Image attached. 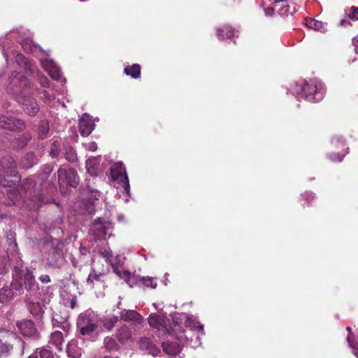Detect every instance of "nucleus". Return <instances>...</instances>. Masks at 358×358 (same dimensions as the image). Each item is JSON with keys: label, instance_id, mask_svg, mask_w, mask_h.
<instances>
[{"label": "nucleus", "instance_id": "obj_1", "mask_svg": "<svg viewBox=\"0 0 358 358\" xmlns=\"http://www.w3.org/2000/svg\"><path fill=\"white\" fill-rule=\"evenodd\" d=\"M53 169L50 164H44L37 176L26 178L17 189H9L7 194L12 203L17 204L22 200L30 209L38 210L46 202L45 192L50 186L48 179Z\"/></svg>", "mask_w": 358, "mask_h": 358}, {"label": "nucleus", "instance_id": "obj_2", "mask_svg": "<svg viewBox=\"0 0 358 358\" xmlns=\"http://www.w3.org/2000/svg\"><path fill=\"white\" fill-rule=\"evenodd\" d=\"M6 91L15 96L26 114L34 117L38 113L39 106L36 100L27 95L31 92V83L26 76L12 74Z\"/></svg>", "mask_w": 358, "mask_h": 358}, {"label": "nucleus", "instance_id": "obj_3", "mask_svg": "<svg viewBox=\"0 0 358 358\" xmlns=\"http://www.w3.org/2000/svg\"><path fill=\"white\" fill-rule=\"evenodd\" d=\"M173 324L174 327H168L166 323V317L164 315H159L155 313H151L148 317V323L152 328L156 329L160 334H171V331H180L182 333V324L185 327L190 328L192 330L198 329L203 334V326L198 322H194L185 313H175L172 315Z\"/></svg>", "mask_w": 358, "mask_h": 358}, {"label": "nucleus", "instance_id": "obj_4", "mask_svg": "<svg viewBox=\"0 0 358 358\" xmlns=\"http://www.w3.org/2000/svg\"><path fill=\"white\" fill-rule=\"evenodd\" d=\"M13 289L23 294L24 290L27 292V296H36L38 294V286L36 281L33 272L27 267L15 266L13 271Z\"/></svg>", "mask_w": 358, "mask_h": 358}, {"label": "nucleus", "instance_id": "obj_5", "mask_svg": "<svg viewBox=\"0 0 358 358\" xmlns=\"http://www.w3.org/2000/svg\"><path fill=\"white\" fill-rule=\"evenodd\" d=\"M291 90L296 96L301 94L304 99L310 102L320 101L325 93L323 83L316 80H310L301 84L295 83Z\"/></svg>", "mask_w": 358, "mask_h": 358}, {"label": "nucleus", "instance_id": "obj_6", "mask_svg": "<svg viewBox=\"0 0 358 358\" xmlns=\"http://www.w3.org/2000/svg\"><path fill=\"white\" fill-rule=\"evenodd\" d=\"M17 164L13 157L5 156L0 159V183L3 186H10L20 179L16 170Z\"/></svg>", "mask_w": 358, "mask_h": 358}, {"label": "nucleus", "instance_id": "obj_7", "mask_svg": "<svg viewBox=\"0 0 358 358\" xmlns=\"http://www.w3.org/2000/svg\"><path fill=\"white\" fill-rule=\"evenodd\" d=\"M99 319L97 315L92 310H87L81 313L77 320V326L83 336H90L98 327Z\"/></svg>", "mask_w": 358, "mask_h": 358}, {"label": "nucleus", "instance_id": "obj_8", "mask_svg": "<svg viewBox=\"0 0 358 358\" xmlns=\"http://www.w3.org/2000/svg\"><path fill=\"white\" fill-rule=\"evenodd\" d=\"M113 227L112 223L101 217H98L92 224L90 233L96 239L105 240L112 235Z\"/></svg>", "mask_w": 358, "mask_h": 358}, {"label": "nucleus", "instance_id": "obj_9", "mask_svg": "<svg viewBox=\"0 0 358 358\" xmlns=\"http://www.w3.org/2000/svg\"><path fill=\"white\" fill-rule=\"evenodd\" d=\"M110 176L113 180L118 181L129 195L130 192V185L126 169L122 162L115 163L110 168Z\"/></svg>", "mask_w": 358, "mask_h": 358}, {"label": "nucleus", "instance_id": "obj_10", "mask_svg": "<svg viewBox=\"0 0 358 358\" xmlns=\"http://www.w3.org/2000/svg\"><path fill=\"white\" fill-rule=\"evenodd\" d=\"M58 183L62 185L64 183L73 187H76L79 178L75 169L67 166H61L57 172Z\"/></svg>", "mask_w": 358, "mask_h": 358}, {"label": "nucleus", "instance_id": "obj_11", "mask_svg": "<svg viewBox=\"0 0 358 358\" xmlns=\"http://www.w3.org/2000/svg\"><path fill=\"white\" fill-rule=\"evenodd\" d=\"M52 246L48 253L47 259L49 266L53 268H60L63 263L62 242L59 239H55Z\"/></svg>", "mask_w": 358, "mask_h": 358}, {"label": "nucleus", "instance_id": "obj_12", "mask_svg": "<svg viewBox=\"0 0 358 358\" xmlns=\"http://www.w3.org/2000/svg\"><path fill=\"white\" fill-rule=\"evenodd\" d=\"M0 127L11 131H20L25 127L24 122L12 116L0 115Z\"/></svg>", "mask_w": 358, "mask_h": 358}, {"label": "nucleus", "instance_id": "obj_13", "mask_svg": "<svg viewBox=\"0 0 358 358\" xmlns=\"http://www.w3.org/2000/svg\"><path fill=\"white\" fill-rule=\"evenodd\" d=\"M16 326L24 336L38 338L39 331L31 320H24L17 322Z\"/></svg>", "mask_w": 358, "mask_h": 358}, {"label": "nucleus", "instance_id": "obj_14", "mask_svg": "<svg viewBox=\"0 0 358 358\" xmlns=\"http://www.w3.org/2000/svg\"><path fill=\"white\" fill-rule=\"evenodd\" d=\"M41 62L42 67L53 80H59L61 79L63 83H66V78L61 77L60 68L52 59L46 58L41 60Z\"/></svg>", "mask_w": 358, "mask_h": 358}, {"label": "nucleus", "instance_id": "obj_15", "mask_svg": "<svg viewBox=\"0 0 358 358\" xmlns=\"http://www.w3.org/2000/svg\"><path fill=\"white\" fill-rule=\"evenodd\" d=\"M95 123L92 117L87 113L83 115L79 120V131L83 136H89L94 129Z\"/></svg>", "mask_w": 358, "mask_h": 358}, {"label": "nucleus", "instance_id": "obj_16", "mask_svg": "<svg viewBox=\"0 0 358 358\" xmlns=\"http://www.w3.org/2000/svg\"><path fill=\"white\" fill-rule=\"evenodd\" d=\"M13 340L18 343L20 342V339L16 337L15 334L11 333H6V335L3 336L2 338H0V355L7 353L12 350L13 344L11 343V341Z\"/></svg>", "mask_w": 358, "mask_h": 358}, {"label": "nucleus", "instance_id": "obj_17", "mask_svg": "<svg viewBox=\"0 0 358 358\" xmlns=\"http://www.w3.org/2000/svg\"><path fill=\"white\" fill-rule=\"evenodd\" d=\"M68 315L66 313H64L63 315H60L57 313H54L52 317V325L54 327H59L63 331L65 332L66 335L68 334L69 330V324L67 322Z\"/></svg>", "mask_w": 358, "mask_h": 358}, {"label": "nucleus", "instance_id": "obj_18", "mask_svg": "<svg viewBox=\"0 0 358 358\" xmlns=\"http://www.w3.org/2000/svg\"><path fill=\"white\" fill-rule=\"evenodd\" d=\"M37 163L38 159L35 154L32 152H29L24 155L19 165L22 169H27L31 168Z\"/></svg>", "mask_w": 358, "mask_h": 358}, {"label": "nucleus", "instance_id": "obj_19", "mask_svg": "<svg viewBox=\"0 0 358 358\" xmlns=\"http://www.w3.org/2000/svg\"><path fill=\"white\" fill-rule=\"evenodd\" d=\"M120 318L124 321H134L140 323L142 320L141 315L134 310L124 309L120 312Z\"/></svg>", "mask_w": 358, "mask_h": 358}, {"label": "nucleus", "instance_id": "obj_20", "mask_svg": "<svg viewBox=\"0 0 358 358\" xmlns=\"http://www.w3.org/2000/svg\"><path fill=\"white\" fill-rule=\"evenodd\" d=\"M140 348L147 350L148 352L152 356H157L160 352L159 349L155 344H153L150 339L148 338H143L141 339Z\"/></svg>", "mask_w": 358, "mask_h": 358}, {"label": "nucleus", "instance_id": "obj_21", "mask_svg": "<svg viewBox=\"0 0 358 358\" xmlns=\"http://www.w3.org/2000/svg\"><path fill=\"white\" fill-rule=\"evenodd\" d=\"M66 353L69 357L72 358H80L82 355V349L78 347V342L76 340H71L66 346Z\"/></svg>", "mask_w": 358, "mask_h": 358}, {"label": "nucleus", "instance_id": "obj_22", "mask_svg": "<svg viewBox=\"0 0 358 358\" xmlns=\"http://www.w3.org/2000/svg\"><path fill=\"white\" fill-rule=\"evenodd\" d=\"M103 273L97 272L95 269L92 268L87 278V286L90 288H93L96 283L101 282L102 281L101 277H103Z\"/></svg>", "mask_w": 358, "mask_h": 358}, {"label": "nucleus", "instance_id": "obj_23", "mask_svg": "<svg viewBox=\"0 0 358 358\" xmlns=\"http://www.w3.org/2000/svg\"><path fill=\"white\" fill-rule=\"evenodd\" d=\"M217 37L219 39L230 38L234 36V30L229 26H222L217 29Z\"/></svg>", "mask_w": 358, "mask_h": 358}, {"label": "nucleus", "instance_id": "obj_24", "mask_svg": "<svg viewBox=\"0 0 358 358\" xmlns=\"http://www.w3.org/2000/svg\"><path fill=\"white\" fill-rule=\"evenodd\" d=\"M64 342V334L59 330H55L51 334L50 343L54 345L56 348L60 350Z\"/></svg>", "mask_w": 358, "mask_h": 358}, {"label": "nucleus", "instance_id": "obj_25", "mask_svg": "<svg viewBox=\"0 0 358 358\" xmlns=\"http://www.w3.org/2000/svg\"><path fill=\"white\" fill-rule=\"evenodd\" d=\"M306 25L310 29L320 31L321 32H325L327 31V28L324 27L323 23L315 19L306 20Z\"/></svg>", "mask_w": 358, "mask_h": 358}, {"label": "nucleus", "instance_id": "obj_26", "mask_svg": "<svg viewBox=\"0 0 358 358\" xmlns=\"http://www.w3.org/2000/svg\"><path fill=\"white\" fill-rule=\"evenodd\" d=\"M13 299V290L8 287H4L0 289V303H5Z\"/></svg>", "mask_w": 358, "mask_h": 358}, {"label": "nucleus", "instance_id": "obj_27", "mask_svg": "<svg viewBox=\"0 0 358 358\" xmlns=\"http://www.w3.org/2000/svg\"><path fill=\"white\" fill-rule=\"evenodd\" d=\"M124 73L133 78H138L141 75V66L138 64L127 66L124 69Z\"/></svg>", "mask_w": 358, "mask_h": 358}, {"label": "nucleus", "instance_id": "obj_28", "mask_svg": "<svg viewBox=\"0 0 358 358\" xmlns=\"http://www.w3.org/2000/svg\"><path fill=\"white\" fill-rule=\"evenodd\" d=\"M27 307L31 315L38 316L43 313V307L38 301L34 302L29 300L27 303Z\"/></svg>", "mask_w": 358, "mask_h": 358}, {"label": "nucleus", "instance_id": "obj_29", "mask_svg": "<svg viewBox=\"0 0 358 358\" xmlns=\"http://www.w3.org/2000/svg\"><path fill=\"white\" fill-rule=\"evenodd\" d=\"M63 155L69 162H75L77 160V155L75 150L71 146H64Z\"/></svg>", "mask_w": 358, "mask_h": 358}, {"label": "nucleus", "instance_id": "obj_30", "mask_svg": "<svg viewBox=\"0 0 358 358\" xmlns=\"http://www.w3.org/2000/svg\"><path fill=\"white\" fill-rule=\"evenodd\" d=\"M38 130L39 138L42 139L45 138L49 131L48 122L45 120L41 121L38 125Z\"/></svg>", "mask_w": 358, "mask_h": 358}, {"label": "nucleus", "instance_id": "obj_31", "mask_svg": "<svg viewBox=\"0 0 358 358\" xmlns=\"http://www.w3.org/2000/svg\"><path fill=\"white\" fill-rule=\"evenodd\" d=\"M60 143L58 141H55L51 145L50 155L52 158H56L60 154Z\"/></svg>", "mask_w": 358, "mask_h": 358}, {"label": "nucleus", "instance_id": "obj_32", "mask_svg": "<svg viewBox=\"0 0 358 358\" xmlns=\"http://www.w3.org/2000/svg\"><path fill=\"white\" fill-rule=\"evenodd\" d=\"M106 348L108 350H117L118 345L115 339L111 337H106L103 341Z\"/></svg>", "mask_w": 358, "mask_h": 358}, {"label": "nucleus", "instance_id": "obj_33", "mask_svg": "<svg viewBox=\"0 0 358 358\" xmlns=\"http://www.w3.org/2000/svg\"><path fill=\"white\" fill-rule=\"evenodd\" d=\"M163 348L168 355H174L178 352V345L176 344L164 343Z\"/></svg>", "mask_w": 358, "mask_h": 358}, {"label": "nucleus", "instance_id": "obj_34", "mask_svg": "<svg viewBox=\"0 0 358 358\" xmlns=\"http://www.w3.org/2000/svg\"><path fill=\"white\" fill-rule=\"evenodd\" d=\"M118 321V317L115 315H111L106 318L104 320V325L108 329L113 327L115 324Z\"/></svg>", "mask_w": 358, "mask_h": 358}, {"label": "nucleus", "instance_id": "obj_35", "mask_svg": "<svg viewBox=\"0 0 358 358\" xmlns=\"http://www.w3.org/2000/svg\"><path fill=\"white\" fill-rule=\"evenodd\" d=\"M141 281L145 287H151L152 289H155L157 287V282L154 281L152 278L143 277Z\"/></svg>", "mask_w": 358, "mask_h": 358}, {"label": "nucleus", "instance_id": "obj_36", "mask_svg": "<svg viewBox=\"0 0 358 358\" xmlns=\"http://www.w3.org/2000/svg\"><path fill=\"white\" fill-rule=\"evenodd\" d=\"M38 82L43 87H48L50 85L49 80L42 73H38Z\"/></svg>", "mask_w": 358, "mask_h": 358}, {"label": "nucleus", "instance_id": "obj_37", "mask_svg": "<svg viewBox=\"0 0 358 358\" xmlns=\"http://www.w3.org/2000/svg\"><path fill=\"white\" fill-rule=\"evenodd\" d=\"M347 152H343L342 153H332L330 155L329 158L333 162H341L346 155Z\"/></svg>", "mask_w": 358, "mask_h": 358}, {"label": "nucleus", "instance_id": "obj_38", "mask_svg": "<svg viewBox=\"0 0 358 358\" xmlns=\"http://www.w3.org/2000/svg\"><path fill=\"white\" fill-rule=\"evenodd\" d=\"M43 95V99L45 102H50L55 99V96L53 94H50L47 90H43L42 92Z\"/></svg>", "mask_w": 358, "mask_h": 358}, {"label": "nucleus", "instance_id": "obj_39", "mask_svg": "<svg viewBox=\"0 0 358 358\" xmlns=\"http://www.w3.org/2000/svg\"><path fill=\"white\" fill-rule=\"evenodd\" d=\"M290 6L288 4L283 5L278 10V13L280 15H287L290 13Z\"/></svg>", "mask_w": 358, "mask_h": 358}, {"label": "nucleus", "instance_id": "obj_40", "mask_svg": "<svg viewBox=\"0 0 358 358\" xmlns=\"http://www.w3.org/2000/svg\"><path fill=\"white\" fill-rule=\"evenodd\" d=\"M348 16L350 19L357 20H358V8L352 7L351 11L349 13Z\"/></svg>", "mask_w": 358, "mask_h": 358}, {"label": "nucleus", "instance_id": "obj_41", "mask_svg": "<svg viewBox=\"0 0 358 358\" xmlns=\"http://www.w3.org/2000/svg\"><path fill=\"white\" fill-rule=\"evenodd\" d=\"M39 355L41 358H54L52 352L45 349L41 350Z\"/></svg>", "mask_w": 358, "mask_h": 358}, {"label": "nucleus", "instance_id": "obj_42", "mask_svg": "<svg viewBox=\"0 0 358 358\" xmlns=\"http://www.w3.org/2000/svg\"><path fill=\"white\" fill-rule=\"evenodd\" d=\"M301 196L306 199L308 201L307 204H309V201L310 200H313L315 197V195L313 192H305L303 194L301 195Z\"/></svg>", "mask_w": 358, "mask_h": 358}, {"label": "nucleus", "instance_id": "obj_43", "mask_svg": "<svg viewBox=\"0 0 358 358\" xmlns=\"http://www.w3.org/2000/svg\"><path fill=\"white\" fill-rule=\"evenodd\" d=\"M39 280L40 281L42 282V283H48L50 282V278L48 275L47 274H43V275H41L40 277H39Z\"/></svg>", "mask_w": 358, "mask_h": 358}, {"label": "nucleus", "instance_id": "obj_44", "mask_svg": "<svg viewBox=\"0 0 358 358\" xmlns=\"http://www.w3.org/2000/svg\"><path fill=\"white\" fill-rule=\"evenodd\" d=\"M31 138V136L29 134H27V136H21L19 139L22 140V145H20L21 147H24L27 143V142L29 141V139Z\"/></svg>", "mask_w": 358, "mask_h": 358}, {"label": "nucleus", "instance_id": "obj_45", "mask_svg": "<svg viewBox=\"0 0 358 358\" xmlns=\"http://www.w3.org/2000/svg\"><path fill=\"white\" fill-rule=\"evenodd\" d=\"M332 143H341L342 146H345V144L343 143V138L341 136H335L332 138Z\"/></svg>", "mask_w": 358, "mask_h": 358}, {"label": "nucleus", "instance_id": "obj_46", "mask_svg": "<svg viewBox=\"0 0 358 358\" xmlns=\"http://www.w3.org/2000/svg\"><path fill=\"white\" fill-rule=\"evenodd\" d=\"M274 13V9L271 7L264 8V14L266 16H271Z\"/></svg>", "mask_w": 358, "mask_h": 358}, {"label": "nucleus", "instance_id": "obj_47", "mask_svg": "<svg viewBox=\"0 0 358 358\" xmlns=\"http://www.w3.org/2000/svg\"><path fill=\"white\" fill-rule=\"evenodd\" d=\"M353 45L355 46V51L358 55V36H355L352 40Z\"/></svg>", "mask_w": 358, "mask_h": 358}, {"label": "nucleus", "instance_id": "obj_48", "mask_svg": "<svg viewBox=\"0 0 358 358\" xmlns=\"http://www.w3.org/2000/svg\"><path fill=\"white\" fill-rule=\"evenodd\" d=\"M16 60L17 62H20L22 60V63H24V64H27L26 59L21 54L17 55Z\"/></svg>", "mask_w": 358, "mask_h": 358}, {"label": "nucleus", "instance_id": "obj_49", "mask_svg": "<svg viewBox=\"0 0 358 358\" xmlns=\"http://www.w3.org/2000/svg\"><path fill=\"white\" fill-rule=\"evenodd\" d=\"M88 149L91 151H95L97 149V145L95 142H92L88 145Z\"/></svg>", "mask_w": 358, "mask_h": 358}, {"label": "nucleus", "instance_id": "obj_50", "mask_svg": "<svg viewBox=\"0 0 358 358\" xmlns=\"http://www.w3.org/2000/svg\"><path fill=\"white\" fill-rule=\"evenodd\" d=\"M70 261L72 264V265L74 266V267H78L79 266V264H78V262L77 261V259H76L75 257L73 256H71L70 257Z\"/></svg>", "mask_w": 358, "mask_h": 358}, {"label": "nucleus", "instance_id": "obj_51", "mask_svg": "<svg viewBox=\"0 0 358 358\" xmlns=\"http://www.w3.org/2000/svg\"><path fill=\"white\" fill-rule=\"evenodd\" d=\"M102 255H103L104 257L108 259L112 256V251L106 250L102 252Z\"/></svg>", "mask_w": 358, "mask_h": 358}, {"label": "nucleus", "instance_id": "obj_52", "mask_svg": "<svg viewBox=\"0 0 358 358\" xmlns=\"http://www.w3.org/2000/svg\"><path fill=\"white\" fill-rule=\"evenodd\" d=\"M76 298H73L71 299V302H70V306L71 308H74L75 306H76Z\"/></svg>", "mask_w": 358, "mask_h": 358}, {"label": "nucleus", "instance_id": "obj_53", "mask_svg": "<svg viewBox=\"0 0 358 358\" xmlns=\"http://www.w3.org/2000/svg\"><path fill=\"white\" fill-rule=\"evenodd\" d=\"M86 251H87L86 248H83L82 246L80 248V252L82 255H84L86 252Z\"/></svg>", "mask_w": 358, "mask_h": 358}, {"label": "nucleus", "instance_id": "obj_54", "mask_svg": "<svg viewBox=\"0 0 358 358\" xmlns=\"http://www.w3.org/2000/svg\"><path fill=\"white\" fill-rule=\"evenodd\" d=\"M129 275H130V273H129V271H125V272H124V276H125V277H129Z\"/></svg>", "mask_w": 358, "mask_h": 358}, {"label": "nucleus", "instance_id": "obj_55", "mask_svg": "<svg viewBox=\"0 0 358 358\" xmlns=\"http://www.w3.org/2000/svg\"><path fill=\"white\" fill-rule=\"evenodd\" d=\"M29 358H38L37 355H31Z\"/></svg>", "mask_w": 358, "mask_h": 358}, {"label": "nucleus", "instance_id": "obj_56", "mask_svg": "<svg viewBox=\"0 0 358 358\" xmlns=\"http://www.w3.org/2000/svg\"><path fill=\"white\" fill-rule=\"evenodd\" d=\"M114 271H115L117 275H120V273L117 271V269H116V268H114Z\"/></svg>", "mask_w": 358, "mask_h": 358}, {"label": "nucleus", "instance_id": "obj_57", "mask_svg": "<svg viewBox=\"0 0 358 358\" xmlns=\"http://www.w3.org/2000/svg\"><path fill=\"white\" fill-rule=\"evenodd\" d=\"M345 20H341V24L343 25L345 24Z\"/></svg>", "mask_w": 358, "mask_h": 358}, {"label": "nucleus", "instance_id": "obj_58", "mask_svg": "<svg viewBox=\"0 0 358 358\" xmlns=\"http://www.w3.org/2000/svg\"><path fill=\"white\" fill-rule=\"evenodd\" d=\"M3 273H4V269L0 270V274H3Z\"/></svg>", "mask_w": 358, "mask_h": 358}, {"label": "nucleus", "instance_id": "obj_59", "mask_svg": "<svg viewBox=\"0 0 358 358\" xmlns=\"http://www.w3.org/2000/svg\"><path fill=\"white\" fill-rule=\"evenodd\" d=\"M347 330H348L349 332H350V331H351V328H350V327H347Z\"/></svg>", "mask_w": 358, "mask_h": 358}]
</instances>
